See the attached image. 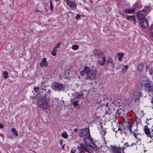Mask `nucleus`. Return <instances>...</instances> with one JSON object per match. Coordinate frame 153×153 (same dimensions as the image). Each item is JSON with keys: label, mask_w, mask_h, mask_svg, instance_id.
<instances>
[{"label": "nucleus", "mask_w": 153, "mask_h": 153, "mask_svg": "<svg viewBox=\"0 0 153 153\" xmlns=\"http://www.w3.org/2000/svg\"><path fill=\"white\" fill-rule=\"evenodd\" d=\"M79 153H82L84 152H87L88 153H92V151L87 146L83 144H80V146L77 147Z\"/></svg>", "instance_id": "nucleus-7"}, {"label": "nucleus", "mask_w": 153, "mask_h": 153, "mask_svg": "<svg viewBox=\"0 0 153 153\" xmlns=\"http://www.w3.org/2000/svg\"><path fill=\"white\" fill-rule=\"evenodd\" d=\"M111 109L110 108H108V110L106 111L105 115L110 114L111 113Z\"/></svg>", "instance_id": "nucleus-32"}, {"label": "nucleus", "mask_w": 153, "mask_h": 153, "mask_svg": "<svg viewBox=\"0 0 153 153\" xmlns=\"http://www.w3.org/2000/svg\"><path fill=\"white\" fill-rule=\"evenodd\" d=\"M125 145H127L126 146H129L128 144L127 143H125Z\"/></svg>", "instance_id": "nucleus-53"}, {"label": "nucleus", "mask_w": 153, "mask_h": 153, "mask_svg": "<svg viewBox=\"0 0 153 153\" xmlns=\"http://www.w3.org/2000/svg\"><path fill=\"white\" fill-rule=\"evenodd\" d=\"M113 62V60H112V58L110 57H109L106 60V62L108 64L110 63L112 64Z\"/></svg>", "instance_id": "nucleus-30"}, {"label": "nucleus", "mask_w": 153, "mask_h": 153, "mask_svg": "<svg viewBox=\"0 0 153 153\" xmlns=\"http://www.w3.org/2000/svg\"><path fill=\"white\" fill-rule=\"evenodd\" d=\"M76 151V148L75 147H74L71 150V153H74Z\"/></svg>", "instance_id": "nucleus-36"}, {"label": "nucleus", "mask_w": 153, "mask_h": 153, "mask_svg": "<svg viewBox=\"0 0 153 153\" xmlns=\"http://www.w3.org/2000/svg\"><path fill=\"white\" fill-rule=\"evenodd\" d=\"M0 136L2 137H3H3H4V136L3 135L0 134Z\"/></svg>", "instance_id": "nucleus-49"}, {"label": "nucleus", "mask_w": 153, "mask_h": 153, "mask_svg": "<svg viewBox=\"0 0 153 153\" xmlns=\"http://www.w3.org/2000/svg\"><path fill=\"white\" fill-rule=\"evenodd\" d=\"M153 71L152 68H151L149 70L150 74L151 75H152L153 73Z\"/></svg>", "instance_id": "nucleus-41"}, {"label": "nucleus", "mask_w": 153, "mask_h": 153, "mask_svg": "<svg viewBox=\"0 0 153 153\" xmlns=\"http://www.w3.org/2000/svg\"><path fill=\"white\" fill-rule=\"evenodd\" d=\"M74 131H75V132H77L78 131V128H74Z\"/></svg>", "instance_id": "nucleus-46"}, {"label": "nucleus", "mask_w": 153, "mask_h": 153, "mask_svg": "<svg viewBox=\"0 0 153 153\" xmlns=\"http://www.w3.org/2000/svg\"><path fill=\"white\" fill-rule=\"evenodd\" d=\"M40 66L41 67H47L48 66V64L46 61V59L44 58L40 63Z\"/></svg>", "instance_id": "nucleus-15"}, {"label": "nucleus", "mask_w": 153, "mask_h": 153, "mask_svg": "<svg viewBox=\"0 0 153 153\" xmlns=\"http://www.w3.org/2000/svg\"><path fill=\"white\" fill-rule=\"evenodd\" d=\"M146 70H147V69H149V67L148 66H146Z\"/></svg>", "instance_id": "nucleus-54"}, {"label": "nucleus", "mask_w": 153, "mask_h": 153, "mask_svg": "<svg viewBox=\"0 0 153 153\" xmlns=\"http://www.w3.org/2000/svg\"><path fill=\"white\" fill-rule=\"evenodd\" d=\"M50 5L51 10V11H53V5H52V0H50Z\"/></svg>", "instance_id": "nucleus-34"}, {"label": "nucleus", "mask_w": 153, "mask_h": 153, "mask_svg": "<svg viewBox=\"0 0 153 153\" xmlns=\"http://www.w3.org/2000/svg\"><path fill=\"white\" fill-rule=\"evenodd\" d=\"M152 129H153V126H152Z\"/></svg>", "instance_id": "nucleus-62"}, {"label": "nucleus", "mask_w": 153, "mask_h": 153, "mask_svg": "<svg viewBox=\"0 0 153 153\" xmlns=\"http://www.w3.org/2000/svg\"><path fill=\"white\" fill-rule=\"evenodd\" d=\"M38 106L42 110L47 109L49 107V103L47 100L43 97H39L37 101Z\"/></svg>", "instance_id": "nucleus-3"}, {"label": "nucleus", "mask_w": 153, "mask_h": 153, "mask_svg": "<svg viewBox=\"0 0 153 153\" xmlns=\"http://www.w3.org/2000/svg\"><path fill=\"white\" fill-rule=\"evenodd\" d=\"M152 141H150V142H151Z\"/></svg>", "instance_id": "nucleus-61"}, {"label": "nucleus", "mask_w": 153, "mask_h": 153, "mask_svg": "<svg viewBox=\"0 0 153 153\" xmlns=\"http://www.w3.org/2000/svg\"><path fill=\"white\" fill-rule=\"evenodd\" d=\"M152 36L153 37V33H151V34Z\"/></svg>", "instance_id": "nucleus-57"}, {"label": "nucleus", "mask_w": 153, "mask_h": 153, "mask_svg": "<svg viewBox=\"0 0 153 153\" xmlns=\"http://www.w3.org/2000/svg\"><path fill=\"white\" fill-rule=\"evenodd\" d=\"M64 1L66 2L67 4L70 7L71 9H75L76 7V4L75 2H71L68 0H67V1L64 0Z\"/></svg>", "instance_id": "nucleus-12"}, {"label": "nucleus", "mask_w": 153, "mask_h": 153, "mask_svg": "<svg viewBox=\"0 0 153 153\" xmlns=\"http://www.w3.org/2000/svg\"><path fill=\"white\" fill-rule=\"evenodd\" d=\"M56 2H58V3H59V2L60 1V0H55Z\"/></svg>", "instance_id": "nucleus-52"}, {"label": "nucleus", "mask_w": 153, "mask_h": 153, "mask_svg": "<svg viewBox=\"0 0 153 153\" xmlns=\"http://www.w3.org/2000/svg\"><path fill=\"white\" fill-rule=\"evenodd\" d=\"M51 92V91L50 90L47 91L46 89H42L41 91L39 93V94L41 95L40 97H43L45 98Z\"/></svg>", "instance_id": "nucleus-11"}, {"label": "nucleus", "mask_w": 153, "mask_h": 153, "mask_svg": "<svg viewBox=\"0 0 153 153\" xmlns=\"http://www.w3.org/2000/svg\"><path fill=\"white\" fill-rule=\"evenodd\" d=\"M11 132L13 133V134L15 136H17L18 135V134L16 129L14 128H12L11 129Z\"/></svg>", "instance_id": "nucleus-26"}, {"label": "nucleus", "mask_w": 153, "mask_h": 153, "mask_svg": "<svg viewBox=\"0 0 153 153\" xmlns=\"http://www.w3.org/2000/svg\"><path fill=\"white\" fill-rule=\"evenodd\" d=\"M61 146H62V149H63L64 148V147L65 145H62H62H61Z\"/></svg>", "instance_id": "nucleus-51"}, {"label": "nucleus", "mask_w": 153, "mask_h": 153, "mask_svg": "<svg viewBox=\"0 0 153 153\" xmlns=\"http://www.w3.org/2000/svg\"><path fill=\"white\" fill-rule=\"evenodd\" d=\"M126 19L128 20L133 21L134 24H135L136 23V20L134 16H127Z\"/></svg>", "instance_id": "nucleus-17"}, {"label": "nucleus", "mask_w": 153, "mask_h": 153, "mask_svg": "<svg viewBox=\"0 0 153 153\" xmlns=\"http://www.w3.org/2000/svg\"><path fill=\"white\" fill-rule=\"evenodd\" d=\"M8 137L9 139H10L12 140H13V138L12 137H11L10 136H9Z\"/></svg>", "instance_id": "nucleus-47"}, {"label": "nucleus", "mask_w": 153, "mask_h": 153, "mask_svg": "<svg viewBox=\"0 0 153 153\" xmlns=\"http://www.w3.org/2000/svg\"><path fill=\"white\" fill-rule=\"evenodd\" d=\"M135 144L134 143H132V145H131V146H132L133 145H134Z\"/></svg>", "instance_id": "nucleus-55"}, {"label": "nucleus", "mask_w": 153, "mask_h": 153, "mask_svg": "<svg viewBox=\"0 0 153 153\" xmlns=\"http://www.w3.org/2000/svg\"><path fill=\"white\" fill-rule=\"evenodd\" d=\"M61 136L63 138L65 139H67L68 137V135L65 132L62 133Z\"/></svg>", "instance_id": "nucleus-27"}, {"label": "nucleus", "mask_w": 153, "mask_h": 153, "mask_svg": "<svg viewBox=\"0 0 153 153\" xmlns=\"http://www.w3.org/2000/svg\"><path fill=\"white\" fill-rule=\"evenodd\" d=\"M105 56H103L102 57V61L99 60V61L100 65L101 66L104 65L105 64Z\"/></svg>", "instance_id": "nucleus-19"}, {"label": "nucleus", "mask_w": 153, "mask_h": 153, "mask_svg": "<svg viewBox=\"0 0 153 153\" xmlns=\"http://www.w3.org/2000/svg\"><path fill=\"white\" fill-rule=\"evenodd\" d=\"M56 49L53 48V50L51 51V53L53 56H55L56 54Z\"/></svg>", "instance_id": "nucleus-29"}, {"label": "nucleus", "mask_w": 153, "mask_h": 153, "mask_svg": "<svg viewBox=\"0 0 153 153\" xmlns=\"http://www.w3.org/2000/svg\"><path fill=\"white\" fill-rule=\"evenodd\" d=\"M80 17V16L79 14H77L76 16L75 17V19H78Z\"/></svg>", "instance_id": "nucleus-42"}, {"label": "nucleus", "mask_w": 153, "mask_h": 153, "mask_svg": "<svg viewBox=\"0 0 153 153\" xmlns=\"http://www.w3.org/2000/svg\"><path fill=\"white\" fill-rule=\"evenodd\" d=\"M60 43H59L57 44L56 46V47H54V48L55 49H56L57 48H58L60 47Z\"/></svg>", "instance_id": "nucleus-39"}, {"label": "nucleus", "mask_w": 153, "mask_h": 153, "mask_svg": "<svg viewBox=\"0 0 153 153\" xmlns=\"http://www.w3.org/2000/svg\"><path fill=\"white\" fill-rule=\"evenodd\" d=\"M4 127V125L3 124L0 123V128H2Z\"/></svg>", "instance_id": "nucleus-44"}, {"label": "nucleus", "mask_w": 153, "mask_h": 153, "mask_svg": "<svg viewBox=\"0 0 153 153\" xmlns=\"http://www.w3.org/2000/svg\"><path fill=\"white\" fill-rule=\"evenodd\" d=\"M128 69V66L127 65H125V69L126 70Z\"/></svg>", "instance_id": "nucleus-48"}, {"label": "nucleus", "mask_w": 153, "mask_h": 153, "mask_svg": "<svg viewBox=\"0 0 153 153\" xmlns=\"http://www.w3.org/2000/svg\"><path fill=\"white\" fill-rule=\"evenodd\" d=\"M136 127L135 125L131 124V120H129L127 117L125 118V129L129 130L130 132L132 131V128Z\"/></svg>", "instance_id": "nucleus-5"}, {"label": "nucleus", "mask_w": 153, "mask_h": 153, "mask_svg": "<svg viewBox=\"0 0 153 153\" xmlns=\"http://www.w3.org/2000/svg\"><path fill=\"white\" fill-rule=\"evenodd\" d=\"M122 151L124 152L123 150H121L117 146H114L112 147L111 152L112 153H121Z\"/></svg>", "instance_id": "nucleus-14"}, {"label": "nucleus", "mask_w": 153, "mask_h": 153, "mask_svg": "<svg viewBox=\"0 0 153 153\" xmlns=\"http://www.w3.org/2000/svg\"><path fill=\"white\" fill-rule=\"evenodd\" d=\"M147 14V11L146 10H143L138 12L137 16L140 21L145 19V18Z\"/></svg>", "instance_id": "nucleus-10"}, {"label": "nucleus", "mask_w": 153, "mask_h": 153, "mask_svg": "<svg viewBox=\"0 0 153 153\" xmlns=\"http://www.w3.org/2000/svg\"><path fill=\"white\" fill-rule=\"evenodd\" d=\"M147 151L146 150H145L144 151V152H145L146 151Z\"/></svg>", "instance_id": "nucleus-60"}, {"label": "nucleus", "mask_w": 153, "mask_h": 153, "mask_svg": "<svg viewBox=\"0 0 153 153\" xmlns=\"http://www.w3.org/2000/svg\"><path fill=\"white\" fill-rule=\"evenodd\" d=\"M133 134L134 135V137L136 138H137V134H136L135 132H134V131H131Z\"/></svg>", "instance_id": "nucleus-40"}, {"label": "nucleus", "mask_w": 153, "mask_h": 153, "mask_svg": "<svg viewBox=\"0 0 153 153\" xmlns=\"http://www.w3.org/2000/svg\"><path fill=\"white\" fill-rule=\"evenodd\" d=\"M3 74L4 77L5 78L7 79L8 77V74L6 71H4L3 72Z\"/></svg>", "instance_id": "nucleus-28"}, {"label": "nucleus", "mask_w": 153, "mask_h": 153, "mask_svg": "<svg viewBox=\"0 0 153 153\" xmlns=\"http://www.w3.org/2000/svg\"><path fill=\"white\" fill-rule=\"evenodd\" d=\"M124 128L123 127H121V126H119L118 127V132H120V133L121 134V135H122L123 134H124Z\"/></svg>", "instance_id": "nucleus-20"}, {"label": "nucleus", "mask_w": 153, "mask_h": 153, "mask_svg": "<svg viewBox=\"0 0 153 153\" xmlns=\"http://www.w3.org/2000/svg\"><path fill=\"white\" fill-rule=\"evenodd\" d=\"M79 136L80 137H82L86 136L90 137L89 128L85 127L81 129L79 131Z\"/></svg>", "instance_id": "nucleus-6"}, {"label": "nucleus", "mask_w": 153, "mask_h": 153, "mask_svg": "<svg viewBox=\"0 0 153 153\" xmlns=\"http://www.w3.org/2000/svg\"><path fill=\"white\" fill-rule=\"evenodd\" d=\"M151 102L153 104V100H152L151 101Z\"/></svg>", "instance_id": "nucleus-59"}, {"label": "nucleus", "mask_w": 153, "mask_h": 153, "mask_svg": "<svg viewBox=\"0 0 153 153\" xmlns=\"http://www.w3.org/2000/svg\"><path fill=\"white\" fill-rule=\"evenodd\" d=\"M97 74V71L96 70H90L87 66L85 67L84 70L80 72V75L85 76L86 79H94Z\"/></svg>", "instance_id": "nucleus-1"}, {"label": "nucleus", "mask_w": 153, "mask_h": 153, "mask_svg": "<svg viewBox=\"0 0 153 153\" xmlns=\"http://www.w3.org/2000/svg\"><path fill=\"white\" fill-rule=\"evenodd\" d=\"M140 25L144 28L149 27V25L147 20L146 19L140 21Z\"/></svg>", "instance_id": "nucleus-13"}, {"label": "nucleus", "mask_w": 153, "mask_h": 153, "mask_svg": "<svg viewBox=\"0 0 153 153\" xmlns=\"http://www.w3.org/2000/svg\"><path fill=\"white\" fill-rule=\"evenodd\" d=\"M73 99H70V102H73V101H73Z\"/></svg>", "instance_id": "nucleus-50"}, {"label": "nucleus", "mask_w": 153, "mask_h": 153, "mask_svg": "<svg viewBox=\"0 0 153 153\" xmlns=\"http://www.w3.org/2000/svg\"><path fill=\"white\" fill-rule=\"evenodd\" d=\"M113 130L114 131H115V132H116V130H115V128H114V129Z\"/></svg>", "instance_id": "nucleus-58"}, {"label": "nucleus", "mask_w": 153, "mask_h": 153, "mask_svg": "<svg viewBox=\"0 0 153 153\" xmlns=\"http://www.w3.org/2000/svg\"><path fill=\"white\" fill-rule=\"evenodd\" d=\"M118 147L121 150H123L124 148V143L122 141L119 143V146Z\"/></svg>", "instance_id": "nucleus-25"}, {"label": "nucleus", "mask_w": 153, "mask_h": 153, "mask_svg": "<svg viewBox=\"0 0 153 153\" xmlns=\"http://www.w3.org/2000/svg\"><path fill=\"white\" fill-rule=\"evenodd\" d=\"M141 85L144 87L145 91L153 92V83L150 82L148 79L142 80Z\"/></svg>", "instance_id": "nucleus-2"}, {"label": "nucleus", "mask_w": 153, "mask_h": 153, "mask_svg": "<svg viewBox=\"0 0 153 153\" xmlns=\"http://www.w3.org/2000/svg\"><path fill=\"white\" fill-rule=\"evenodd\" d=\"M83 95V94L82 93L78 94L77 96H76V98L77 99H80Z\"/></svg>", "instance_id": "nucleus-35"}, {"label": "nucleus", "mask_w": 153, "mask_h": 153, "mask_svg": "<svg viewBox=\"0 0 153 153\" xmlns=\"http://www.w3.org/2000/svg\"><path fill=\"white\" fill-rule=\"evenodd\" d=\"M39 10H37L36 11V12L37 13V12H39Z\"/></svg>", "instance_id": "nucleus-56"}, {"label": "nucleus", "mask_w": 153, "mask_h": 153, "mask_svg": "<svg viewBox=\"0 0 153 153\" xmlns=\"http://www.w3.org/2000/svg\"><path fill=\"white\" fill-rule=\"evenodd\" d=\"M134 8L127 9L125 10V12L126 13L131 14L135 12Z\"/></svg>", "instance_id": "nucleus-18"}, {"label": "nucleus", "mask_w": 153, "mask_h": 153, "mask_svg": "<svg viewBox=\"0 0 153 153\" xmlns=\"http://www.w3.org/2000/svg\"><path fill=\"white\" fill-rule=\"evenodd\" d=\"M100 132L101 133L102 136H104L106 133L105 129V128L103 129L102 127H101Z\"/></svg>", "instance_id": "nucleus-24"}, {"label": "nucleus", "mask_w": 153, "mask_h": 153, "mask_svg": "<svg viewBox=\"0 0 153 153\" xmlns=\"http://www.w3.org/2000/svg\"><path fill=\"white\" fill-rule=\"evenodd\" d=\"M108 102H106V103L105 104H102V103H100V105H99V106H104V107H105L106 108H107V107H108Z\"/></svg>", "instance_id": "nucleus-33"}, {"label": "nucleus", "mask_w": 153, "mask_h": 153, "mask_svg": "<svg viewBox=\"0 0 153 153\" xmlns=\"http://www.w3.org/2000/svg\"><path fill=\"white\" fill-rule=\"evenodd\" d=\"M78 100H76L74 101H73L72 104L74 106V107L76 109H78L79 108V105L78 103Z\"/></svg>", "instance_id": "nucleus-21"}, {"label": "nucleus", "mask_w": 153, "mask_h": 153, "mask_svg": "<svg viewBox=\"0 0 153 153\" xmlns=\"http://www.w3.org/2000/svg\"><path fill=\"white\" fill-rule=\"evenodd\" d=\"M79 48V46L77 45H74L72 46V49L74 50H76L78 49Z\"/></svg>", "instance_id": "nucleus-31"}, {"label": "nucleus", "mask_w": 153, "mask_h": 153, "mask_svg": "<svg viewBox=\"0 0 153 153\" xmlns=\"http://www.w3.org/2000/svg\"><path fill=\"white\" fill-rule=\"evenodd\" d=\"M85 143L87 146L92 148H94L95 146L94 143L93 141L91 136L88 137H85L84 139Z\"/></svg>", "instance_id": "nucleus-8"}, {"label": "nucleus", "mask_w": 153, "mask_h": 153, "mask_svg": "<svg viewBox=\"0 0 153 153\" xmlns=\"http://www.w3.org/2000/svg\"><path fill=\"white\" fill-rule=\"evenodd\" d=\"M143 129L147 137L150 138L153 141V129H152V133L151 132L150 128L148 127L147 125L144 126Z\"/></svg>", "instance_id": "nucleus-9"}, {"label": "nucleus", "mask_w": 153, "mask_h": 153, "mask_svg": "<svg viewBox=\"0 0 153 153\" xmlns=\"http://www.w3.org/2000/svg\"><path fill=\"white\" fill-rule=\"evenodd\" d=\"M52 88L56 91H61L63 90L64 86L63 84L56 82H53L51 85Z\"/></svg>", "instance_id": "nucleus-4"}, {"label": "nucleus", "mask_w": 153, "mask_h": 153, "mask_svg": "<svg viewBox=\"0 0 153 153\" xmlns=\"http://www.w3.org/2000/svg\"><path fill=\"white\" fill-rule=\"evenodd\" d=\"M124 55L123 53H117V56H118V58L119 61H121Z\"/></svg>", "instance_id": "nucleus-23"}, {"label": "nucleus", "mask_w": 153, "mask_h": 153, "mask_svg": "<svg viewBox=\"0 0 153 153\" xmlns=\"http://www.w3.org/2000/svg\"><path fill=\"white\" fill-rule=\"evenodd\" d=\"M59 143H60V144L62 145V144L63 143V140H62L60 139L59 140Z\"/></svg>", "instance_id": "nucleus-45"}, {"label": "nucleus", "mask_w": 153, "mask_h": 153, "mask_svg": "<svg viewBox=\"0 0 153 153\" xmlns=\"http://www.w3.org/2000/svg\"><path fill=\"white\" fill-rule=\"evenodd\" d=\"M137 126H136L135 127H134V128H132V130H134V132H135V131H137Z\"/></svg>", "instance_id": "nucleus-37"}, {"label": "nucleus", "mask_w": 153, "mask_h": 153, "mask_svg": "<svg viewBox=\"0 0 153 153\" xmlns=\"http://www.w3.org/2000/svg\"><path fill=\"white\" fill-rule=\"evenodd\" d=\"M144 66V64L143 63L139 64L137 67V70L139 72H140L142 71Z\"/></svg>", "instance_id": "nucleus-22"}, {"label": "nucleus", "mask_w": 153, "mask_h": 153, "mask_svg": "<svg viewBox=\"0 0 153 153\" xmlns=\"http://www.w3.org/2000/svg\"><path fill=\"white\" fill-rule=\"evenodd\" d=\"M76 94L74 93H72L71 94H72V96L74 98L76 97Z\"/></svg>", "instance_id": "nucleus-43"}, {"label": "nucleus", "mask_w": 153, "mask_h": 153, "mask_svg": "<svg viewBox=\"0 0 153 153\" xmlns=\"http://www.w3.org/2000/svg\"><path fill=\"white\" fill-rule=\"evenodd\" d=\"M39 88L38 87H35L34 88V90L36 92L38 91Z\"/></svg>", "instance_id": "nucleus-38"}, {"label": "nucleus", "mask_w": 153, "mask_h": 153, "mask_svg": "<svg viewBox=\"0 0 153 153\" xmlns=\"http://www.w3.org/2000/svg\"><path fill=\"white\" fill-rule=\"evenodd\" d=\"M94 53L95 56H100L103 55V53L99 50L96 49L94 50Z\"/></svg>", "instance_id": "nucleus-16"}]
</instances>
